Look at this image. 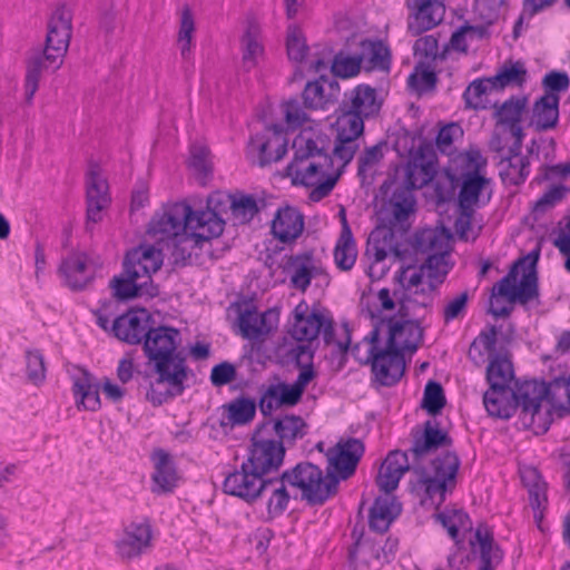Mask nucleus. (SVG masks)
Here are the masks:
<instances>
[{"mask_svg": "<svg viewBox=\"0 0 570 570\" xmlns=\"http://www.w3.org/2000/svg\"><path fill=\"white\" fill-rule=\"evenodd\" d=\"M492 189L490 179L480 175L478 171L466 173L462 176V184L459 193V208L470 210L478 207L481 203H488L491 198Z\"/></svg>", "mask_w": 570, "mask_h": 570, "instance_id": "obj_28", "label": "nucleus"}, {"mask_svg": "<svg viewBox=\"0 0 570 570\" xmlns=\"http://www.w3.org/2000/svg\"><path fill=\"white\" fill-rule=\"evenodd\" d=\"M150 316L146 309L129 311L118 316L111 326L114 335L128 344L141 343L145 333L148 332L150 325Z\"/></svg>", "mask_w": 570, "mask_h": 570, "instance_id": "obj_24", "label": "nucleus"}, {"mask_svg": "<svg viewBox=\"0 0 570 570\" xmlns=\"http://www.w3.org/2000/svg\"><path fill=\"white\" fill-rule=\"evenodd\" d=\"M299 308L301 305L295 308V321L291 330L292 337L295 341L303 343L298 346H309L312 348V343L322 334L325 344L337 345L342 353H346L348 351L351 338L347 327H345L346 341H336L334 336L333 320L330 316L318 309H313L308 314H303L299 312Z\"/></svg>", "mask_w": 570, "mask_h": 570, "instance_id": "obj_8", "label": "nucleus"}, {"mask_svg": "<svg viewBox=\"0 0 570 570\" xmlns=\"http://www.w3.org/2000/svg\"><path fill=\"white\" fill-rule=\"evenodd\" d=\"M261 426H268L267 433L272 436L275 433L278 436L277 442L285 444H293L297 439H302L306 434L307 424L303 417L298 415H282L271 417Z\"/></svg>", "mask_w": 570, "mask_h": 570, "instance_id": "obj_34", "label": "nucleus"}, {"mask_svg": "<svg viewBox=\"0 0 570 570\" xmlns=\"http://www.w3.org/2000/svg\"><path fill=\"white\" fill-rule=\"evenodd\" d=\"M304 229V217L294 207L279 208L272 220V235L282 243L297 239Z\"/></svg>", "mask_w": 570, "mask_h": 570, "instance_id": "obj_30", "label": "nucleus"}, {"mask_svg": "<svg viewBox=\"0 0 570 570\" xmlns=\"http://www.w3.org/2000/svg\"><path fill=\"white\" fill-rule=\"evenodd\" d=\"M49 55L51 53L46 49L42 51L35 50L27 59L24 89L26 100L28 102L32 100L36 91L38 90L42 73L49 68H52L53 70L59 69L63 62V59L48 60Z\"/></svg>", "mask_w": 570, "mask_h": 570, "instance_id": "obj_33", "label": "nucleus"}, {"mask_svg": "<svg viewBox=\"0 0 570 570\" xmlns=\"http://www.w3.org/2000/svg\"><path fill=\"white\" fill-rule=\"evenodd\" d=\"M381 102L377 99L375 89L370 86H357L351 95V105L340 116L354 115L360 120L374 116L379 112Z\"/></svg>", "mask_w": 570, "mask_h": 570, "instance_id": "obj_38", "label": "nucleus"}, {"mask_svg": "<svg viewBox=\"0 0 570 570\" xmlns=\"http://www.w3.org/2000/svg\"><path fill=\"white\" fill-rule=\"evenodd\" d=\"M276 481L283 484L284 491L289 492L287 487L301 491L302 500L309 504H323L337 490L338 479L331 472L326 474L311 462H301L294 468L284 471Z\"/></svg>", "mask_w": 570, "mask_h": 570, "instance_id": "obj_6", "label": "nucleus"}, {"mask_svg": "<svg viewBox=\"0 0 570 570\" xmlns=\"http://www.w3.org/2000/svg\"><path fill=\"white\" fill-rule=\"evenodd\" d=\"M513 377V365L507 355L494 354L489 357L487 381L491 389L505 391Z\"/></svg>", "mask_w": 570, "mask_h": 570, "instance_id": "obj_44", "label": "nucleus"}, {"mask_svg": "<svg viewBox=\"0 0 570 570\" xmlns=\"http://www.w3.org/2000/svg\"><path fill=\"white\" fill-rule=\"evenodd\" d=\"M528 99L525 96L511 97L504 101L495 111L498 125L509 128L513 137V149L518 150L522 147L523 129L520 125L522 115L525 111Z\"/></svg>", "mask_w": 570, "mask_h": 570, "instance_id": "obj_26", "label": "nucleus"}, {"mask_svg": "<svg viewBox=\"0 0 570 570\" xmlns=\"http://www.w3.org/2000/svg\"><path fill=\"white\" fill-rule=\"evenodd\" d=\"M400 512L401 504L394 497L385 494L376 498L370 510V528L379 533L386 532Z\"/></svg>", "mask_w": 570, "mask_h": 570, "instance_id": "obj_37", "label": "nucleus"}, {"mask_svg": "<svg viewBox=\"0 0 570 570\" xmlns=\"http://www.w3.org/2000/svg\"><path fill=\"white\" fill-rule=\"evenodd\" d=\"M286 48L288 58L296 62H302L306 57L308 47L306 39L299 28L289 26L287 30Z\"/></svg>", "mask_w": 570, "mask_h": 570, "instance_id": "obj_63", "label": "nucleus"}, {"mask_svg": "<svg viewBox=\"0 0 570 570\" xmlns=\"http://www.w3.org/2000/svg\"><path fill=\"white\" fill-rule=\"evenodd\" d=\"M224 227L225 220L214 210L193 212L186 203H176L165 207L163 213L151 219L148 234L163 240L185 233L187 240L194 242L195 246H202L219 237Z\"/></svg>", "mask_w": 570, "mask_h": 570, "instance_id": "obj_3", "label": "nucleus"}, {"mask_svg": "<svg viewBox=\"0 0 570 570\" xmlns=\"http://www.w3.org/2000/svg\"><path fill=\"white\" fill-rule=\"evenodd\" d=\"M475 540L480 548L481 567L493 570L503 559V551L485 525H479Z\"/></svg>", "mask_w": 570, "mask_h": 570, "instance_id": "obj_45", "label": "nucleus"}, {"mask_svg": "<svg viewBox=\"0 0 570 570\" xmlns=\"http://www.w3.org/2000/svg\"><path fill=\"white\" fill-rule=\"evenodd\" d=\"M273 130L274 136L267 140L258 136L250 138V146L258 149L259 166L262 167L281 160L287 151V144L285 138L281 135L279 126H273Z\"/></svg>", "mask_w": 570, "mask_h": 570, "instance_id": "obj_41", "label": "nucleus"}, {"mask_svg": "<svg viewBox=\"0 0 570 570\" xmlns=\"http://www.w3.org/2000/svg\"><path fill=\"white\" fill-rule=\"evenodd\" d=\"M277 324V315L272 309L258 313L255 308H245L239 313L238 327L240 335L249 341L267 336Z\"/></svg>", "mask_w": 570, "mask_h": 570, "instance_id": "obj_25", "label": "nucleus"}, {"mask_svg": "<svg viewBox=\"0 0 570 570\" xmlns=\"http://www.w3.org/2000/svg\"><path fill=\"white\" fill-rule=\"evenodd\" d=\"M406 4L413 11L409 21V31L413 36L434 28L444 18L443 0H406Z\"/></svg>", "mask_w": 570, "mask_h": 570, "instance_id": "obj_20", "label": "nucleus"}, {"mask_svg": "<svg viewBox=\"0 0 570 570\" xmlns=\"http://www.w3.org/2000/svg\"><path fill=\"white\" fill-rule=\"evenodd\" d=\"M154 473L151 475V491L156 494L171 492L178 483V474L173 458L164 450L158 449L151 455Z\"/></svg>", "mask_w": 570, "mask_h": 570, "instance_id": "obj_31", "label": "nucleus"}, {"mask_svg": "<svg viewBox=\"0 0 570 570\" xmlns=\"http://www.w3.org/2000/svg\"><path fill=\"white\" fill-rule=\"evenodd\" d=\"M399 282L405 291V297L401 302V311L409 315L415 313V307L426 309L432 306L433 294L426 291V276L421 266L403 267L399 274Z\"/></svg>", "mask_w": 570, "mask_h": 570, "instance_id": "obj_11", "label": "nucleus"}, {"mask_svg": "<svg viewBox=\"0 0 570 570\" xmlns=\"http://www.w3.org/2000/svg\"><path fill=\"white\" fill-rule=\"evenodd\" d=\"M498 330L494 325L481 331L478 337L471 343L468 356L476 365L482 366L487 361L485 353L494 355Z\"/></svg>", "mask_w": 570, "mask_h": 570, "instance_id": "obj_49", "label": "nucleus"}, {"mask_svg": "<svg viewBox=\"0 0 570 570\" xmlns=\"http://www.w3.org/2000/svg\"><path fill=\"white\" fill-rule=\"evenodd\" d=\"M340 94L336 80L321 76L305 85L302 92L303 105L307 110H327L337 102Z\"/></svg>", "mask_w": 570, "mask_h": 570, "instance_id": "obj_21", "label": "nucleus"}, {"mask_svg": "<svg viewBox=\"0 0 570 570\" xmlns=\"http://www.w3.org/2000/svg\"><path fill=\"white\" fill-rule=\"evenodd\" d=\"M227 419L232 425L249 423L256 414V404L247 397H237L225 405Z\"/></svg>", "mask_w": 570, "mask_h": 570, "instance_id": "obj_56", "label": "nucleus"}, {"mask_svg": "<svg viewBox=\"0 0 570 570\" xmlns=\"http://www.w3.org/2000/svg\"><path fill=\"white\" fill-rule=\"evenodd\" d=\"M497 89H503L509 86L521 87L527 80V69L520 61L505 62L500 71L491 78Z\"/></svg>", "mask_w": 570, "mask_h": 570, "instance_id": "obj_53", "label": "nucleus"}, {"mask_svg": "<svg viewBox=\"0 0 570 570\" xmlns=\"http://www.w3.org/2000/svg\"><path fill=\"white\" fill-rule=\"evenodd\" d=\"M414 197L411 190L396 188L389 200V208L395 222H404L414 209Z\"/></svg>", "mask_w": 570, "mask_h": 570, "instance_id": "obj_58", "label": "nucleus"}, {"mask_svg": "<svg viewBox=\"0 0 570 570\" xmlns=\"http://www.w3.org/2000/svg\"><path fill=\"white\" fill-rule=\"evenodd\" d=\"M485 33V29L483 27H474L464 24L461 26L453 35L448 45L444 47V51L449 48L465 52L466 51V39L482 38Z\"/></svg>", "mask_w": 570, "mask_h": 570, "instance_id": "obj_64", "label": "nucleus"}, {"mask_svg": "<svg viewBox=\"0 0 570 570\" xmlns=\"http://www.w3.org/2000/svg\"><path fill=\"white\" fill-rule=\"evenodd\" d=\"M67 286L73 291L85 288L95 277V267L86 253L77 252L68 255L59 266Z\"/></svg>", "mask_w": 570, "mask_h": 570, "instance_id": "obj_23", "label": "nucleus"}, {"mask_svg": "<svg viewBox=\"0 0 570 570\" xmlns=\"http://www.w3.org/2000/svg\"><path fill=\"white\" fill-rule=\"evenodd\" d=\"M495 89L491 78L472 81L463 94L466 106L473 109L487 108L488 95Z\"/></svg>", "mask_w": 570, "mask_h": 570, "instance_id": "obj_57", "label": "nucleus"}, {"mask_svg": "<svg viewBox=\"0 0 570 570\" xmlns=\"http://www.w3.org/2000/svg\"><path fill=\"white\" fill-rule=\"evenodd\" d=\"M142 342L145 355L158 374L157 382L168 384L180 394L187 379L186 357L178 350L180 332L170 326H150Z\"/></svg>", "mask_w": 570, "mask_h": 570, "instance_id": "obj_4", "label": "nucleus"}, {"mask_svg": "<svg viewBox=\"0 0 570 570\" xmlns=\"http://www.w3.org/2000/svg\"><path fill=\"white\" fill-rule=\"evenodd\" d=\"M108 183L97 164H90L87 173V222L98 223L101 212L109 205Z\"/></svg>", "mask_w": 570, "mask_h": 570, "instance_id": "obj_19", "label": "nucleus"}, {"mask_svg": "<svg viewBox=\"0 0 570 570\" xmlns=\"http://www.w3.org/2000/svg\"><path fill=\"white\" fill-rule=\"evenodd\" d=\"M294 158L287 166L293 184L312 187L309 199L320 202L335 187L341 169L326 151L324 139L299 134L293 141Z\"/></svg>", "mask_w": 570, "mask_h": 570, "instance_id": "obj_2", "label": "nucleus"}, {"mask_svg": "<svg viewBox=\"0 0 570 570\" xmlns=\"http://www.w3.org/2000/svg\"><path fill=\"white\" fill-rule=\"evenodd\" d=\"M539 254L531 253L519 258L509 273L493 287V294L505 297L510 303L525 305L538 297L535 265Z\"/></svg>", "mask_w": 570, "mask_h": 570, "instance_id": "obj_7", "label": "nucleus"}, {"mask_svg": "<svg viewBox=\"0 0 570 570\" xmlns=\"http://www.w3.org/2000/svg\"><path fill=\"white\" fill-rule=\"evenodd\" d=\"M387 325L386 345L400 351L414 352L423 337L420 324L412 320L390 318Z\"/></svg>", "mask_w": 570, "mask_h": 570, "instance_id": "obj_22", "label": "nucleus"}, {"mask_svg": "<svg viewBox=\"0 0 570 570\" xmlns=\"http://www.w3.org/2000/svg\"><path fill=\"white\" fill-rule=\"evenodd\" d=\"M243 65L247 70L255 68L264 56V47L261 41V29L255 21H248L246 30L240 39Z\"/></svg>", "mask_w": 570, "mask_h": 570, "instance_id": "obj_42", "label": "nucleus"}, {"mask_svg": "<svg viewBox=\"0 0 570 570\" xmlns=\"http://www.w3.org/2000/svg\"><path fill=\"white\" fill-rule=\"evenodd\" d=\"M71 20V12L65 6H59L51 14L43 48L52 53L48 60L65 58L72 33Z\"/></svg>", "mask_w": 570, "mask_h": 570, "instance_id": "obj_15", "label": "nucleus"}, {"mask_svg": "<svg viewBox=\"0 0 570 570\" xmlns=\"http://www.w3.org/2000/svg\"><path fill=\"white\" fill-rule=\"evenodd\" d=\"M283 273L288 277L292 288L305 293L312 281L324 274V269L314 250H304L284 257Z\"/></svg>", "mask_w": 570, "mask_h": 570, "instance_id": "obj_12", "label": "nucleus"}, {"mask_svg": "<svg viewBox=\"0 0 570 570\" xmlns=\"http://www.w3.org/2000/svg\"><path fill=\"white\" fill-rule=\"evenodd\" d=\"M449 240L450 236L443 230L432 228L423 229L415 236L417 249L429 254L444 253V255H449Z\"/></svg>", "mask_w": 570, "mask_h": 570, "instance_id": "obj_50", "label": "nucleus"}, {"mask_svg": "<svg viewBox=\"0 0 570 570\" xmlns=\"http://www.w3.org/2000/svg\"><path fill=\"white\" fill-rule=\"evenodd\" d=\"M410 455L414 459L413 472L417 485L425 495L440 505L456 484L461 461L455 451L450 450L452 439L436 421H426L422 430L412 431Z\"/></svg>", "mask_w": 570, "mask_h": 570, "instance_id": "obj_1", "label": "nucleus"}, {"mask_svg": "<svg viewBox=\"0 0 570 570\" xmlns=\"http://www.w3.org/2000/svg\"><path fill=\"white\" fill-rule=\"evenodd\" d=\"M341 216L342 230L334 248V262L338 269L346 272L355 265L357 249L344 209L341 210Z\"/></svg>", "mask_w": 570, "mask_h": 570, "instance_id": "obj_39", "label": "nucleus"}, {"mask_svg": "<svg viewBox=\"0 0 570 570\" xmlns=\"http://www.w3.org/2000/svg\"><path fill=\"white\" fill-rule=\"evenodd\" d=\"M404 171L403 188L412 191L413 189H421L426 186L436 173L433 146L429 142H423L414 151H411Z\"/></svg>", "mask_w": 570, "mask_h": 570, "instance_id": "obj_14", "label": "nucleus"}, {"mask_svg": "<svg viewBox=\"0 0 570 570\" xmlns=\"http://www.w3.org/2000/svg\"><path fill=\"white\" fill-rule=\"evenodd\" d=\"M229 204L232 215L237 224H247L258 213V206L255 198L250 195H242L239 197L224 195L220 193L213 194L207 199V208L216 214L220 210V206ZM219 217V215H217Z\"/></svg>", "mask_w": 570, "mask_h": 570, "instance_id": "obj_27", "label": "nucleus"}, {"mask_svg": "<svg viewBox=\"0 0 570 570\" xmlns=\"http://www.w3.org/2000/svg\"><path fill=\"white\" fill-rule=\"evenodd\" d=\"M559 95L544 92V95L539 98L532 107L530 125L538 131H546L554 128L559 120Z\"/></svg>", "mask_w": 570, "mask_h": 570, "instance_id": "obj_35", "label": "nucleus"}, {"mask_svg": "<svg viewBox=\"0 0 570 570\" xmlns=\"http://www.w3.org/2000/svg\"><path fill=\"white\" fill-rule=\"evenodd\" d=\"M521 480L528 488L530 505L534 511H540L547 502V484L539 471L533 466H525L520 471Z\"/></svg>", "mask_w": 570, "mask_h": 570, "instance_id": "obj_48", "label": "nucleus"}, {"mask_svg": "<svg viewBox=\"0 0 570 570\" xmlns=\"http://www.w3.org/2000/svg\"><path fill=\"white\" fill-rule=\"evenodd\" d=\"M268 426H258L254 432L245 461L262 473L267 474L277 471L283 464L285 446L282 442L272 439L267 433Z\"/></svg>", "mask_w": 570, "mask_h": 570, "instance_id": "obj_9", "label": "nucleus"}, {"mask_svg": "<svg viewBox=\"0 0 570 570\" xmlns=\"http://www.w3.org/2000/svg\"><path fill=\"white\" fill-rule=\"evenodd\" d=\"M413 466L414 459L410 455L409 450L405 452L400 450L391 451L383 461L376 476L379 489L386 495H391L397 488L404 473L413 471Z\"/></svg>", "mask_w": 570, "mask_h": 570, "instance_id": "obj_18", "label": "nucleus"}, {"mask_svg": "<svg viewBox=\"0 0 570 570\" xmlns=\"http://www.w3.org/2000/svg\"><path fill=\"white\" fill-rule=\"evenodd\" d=\"M426 276V291L436 292L450 272L449 255L444 253L429 254L420 265Z\"/></svg>", "mask_w": 570, "mask_h": 570, "instance_id": "obj_46", "label": "nucleus"}, {"mask_svg": "<svg viewBox=\"0 0 570 570\" xmlns=\"http://www.w3.org/2000/svg\"><path fill=\"white\" fill-rule=\"evenodd\" d=\"M508 391L489 389L483 395V404L489 415L499 419L512 416L515 406L508 400Z\"/></svg>", "mask_w": 570, "mask_h": 570, "instance_id": "obj_52", "label": "nucleus"}, {"mask_svg": "<svg viewBox=\"0 0 570 570\" xmlns=\"http://www.w3.org/2000/svg\"><path fill=\"white\" fill-rule=\"evenodd\" d=\"M360 55L365 69L390 70V50L381 41L363 40Z\"/></svg>", "mask_w": 570, "mask_h": 570, "instance_id": "obj_47", "label": "nucleus"}, {"mask_svg": "<svg viewBox=\"0 0 570 570\" xmlns=\"http://www.w3.org/2000/svg\"><path fill=\"white\" fill-rule=\"evenodd\" d=\"M163 265L160 249L153 245H140L126 254L124 259L125 275L136 277L138 281H151V274L156 273Z\"/></svg>", "mask_w": 570, "mask_h": 570, "instance_id": "obj_17", "label": "nucleus"}, {"mask_svg": "<svg viewBox=\"0 0 570 570\" xmlns=\"http://www.w3.org/2000/svg\"><path fill=\"white\" fill-rule=\"evenodd\" d=\"M303 394L295 383H279L268 387V395L275 397L279 405L294 406L302 400Z\"/></svg>", "mask_w": 570, "mask_h": 570, "instance_id": "obj_61", "label": "nucleus"}, {"mask_svg": "<svg viewBox=\"0 0 570 570\" xmlns=\"http://www.w3.org/2000/svg\"><path fill=\"white\" fill-rule=\"evenodd\" d=\"M362 62L361 55L346 56L343 52L335 55L331 62V69L335 76L350 78L360 72Z\"/></svg>", "mask_w": 570, "mask_h": 570, "instance_id": "obj_60", "label": "nucleus"}, {"mask_svg": "<svg viewBox=\"0 0 570 570\" xmlns=\"http://www.w3.org/2000/svg\"><path fill=\"white\" fill-rule=\"evenodd\" d=\"M110 287L114 296L119 299H130L135 297H155L158 295V287L153 282L138 281L136 277L125 275V269L118 276L110 281Z\"/></svg>", "mask_w": 570, "mask_h": 570, "instance_id": "obj_36", "label": "nucleus"}, {"mask_svg": "<svg viewBox=\"0 0 570 570\" xmlns=\"http://www.w3.org/2000/svg\"><path fill=\"white\" fill-rule=\"evenodd\" d=\"M383 323L374 326V328L360 343L351 348L352 355L358 363L367 365L372 362V356L376 354L381 347L380 334Z\"/></svg>", "mask_w": 570, "mask_h": 570, "instance_id": "obj_54", "label": "nucleus"}, {"mask_svg": "<svg viewBox=\"0 0 570 570\" xmlns=\"http://www.w3.org/2000/svg\"><path fill=\"white\" fill-rule=\"evenodd\" d=\"M225 493L252 503L263 494H268L267 513L274 518L281 515L288 507L291 492H285L283 484L276 478H265L245 460L239 469L226 475L223 482Z\"/></svg>", "mask_w": 570, "mask_h": 570, "instance_id": "obj_5", "label": "nucleus"}, {"mask_svg": "<svg viewBox=\"0 0 570 570\" xmlns=\"http://www.w3.org/2000/svg\"><path fill=\"white\" fill-rule=\"evenodd\" d=\"M150 541L151 529L148 523H131L117 542V550L122 559L131 560L139 557L150 546Z\"/></svg>", "mask_w": 570, "mask_h": 570, "instance_id": "obj_32", "label": "nucleus"}, {"mask_svg": "<svg viewBox=\"0 0 570 570\" xmlns=\"http://www.w3.org/2000/svg\"><path fill=\"white\" fill-rule=\"evenodd\" d=\"M334 129L335 140L332 158L342 174L360 148L358 138L364 131V124L354 115L338 116Z\"/></svg>", "mask_w": 570, "mask_h": 570, "instance_id": "obj_10", "label": "nucleus"}, {"mask_svg": "<svg viewBox=\"0 0 570 570\" xmlns=\"http://www.w3.org/2000/svg\"><path fill=\"white\" fill-rule=\"evenodd\" d=\"M546 400L551 407L568 410L570 407V376L557 377L549 384H546Z\"/></svg>", "mask_w": 570, "mask_h": 570, "instance_id": "obj_55", "label": "nucleus"}, {"mask_svg": "<svg viewBox=\"0 0 570 570\" xmlns=\"http://www.w3.org/2000/svg\"><path fill=\"white\" fill-rule=\"evenodd\" d=\"M546 384L535 380L523 382L512 392L514 406L521 407L523 420L529 417L530 424H533L535 417L540 416L541 402L546 400Z\"/></svg>", "mask_w": 570, "mask_h": 570, "instance_id": "obj_29", "label": "nucleus"}, {"mask_svg": "<svg viewBox=\"0 0 570 570\" xmlns=\"http://www.w3.org/2000/svg\"><path fill=\"white\" fill-rule=\"evenodd\" d=\"M463 139V129L456 122H450L440 128L435 146L444 155H453L456 151V142Z\"/></svg>", "mask_w": 570, "mask_h": 570, "instance_id": "obj_59", "label": "nucleus"}, {"mask_svg": "<svg viewBox=\"0 0 570 570\" xmlns=\"http://www.w3.org/2000/svg\"><path fill=\"white\" fill-rule=\"evenodd\" d=\"M72 391L78 409L96 411L100 407L99 385L94 383V377L86 370H80L79 375L73 376Z\"/></svg>", "mask_w": 570, "mask_h": 570, "instance_id": "obj_40", "label": "nucleus"}, {"mask_svg": "<svg viewBox=\"0 0 570 570\" xmlns=\"http://www.w3.org/2000/svg\"><path fill=\"white\" fill-rule=\"evenodd\" d=\"M299 373L294 383L304 392L307 385L316 377L313 366L314 350L309 346H297L293 350Z\"/></svg>", "mask_w": 570, "mask_h": 570, "instance_id": "obj_51", "label": "nucleus"}, {"mask_svg": "<svg viewBox=\"0 0 570 570\" xmlns=\"http://www.w3.org/2000/svg\"><path fill=\"white\" fill-rule=\"evenodd\" d=\"M520 151L521 149L514 150L512 145L509 148V155L501 159V165L504 167L501 169L500 176L510 185L523 183L530 173V161L528 157L521 156Z\"/></svg>", "mask_w": 570, "mask_h": 570, "instance_id": "obj_43", "label": "nucleus"}, {"mask_svg": "<svg viewBox=\"0 0 570 570\" xmlns=\"http://www.w3.org/2000/svg\"><path fill=\"white\" fill-rule=\"evenodd\" d=\"M364 450L365 448L361 440L342 438L326 452L327 471L333 473L338 481L348 479L354 474Z\"/></svg>", "mask_w": 570, "mask_h": 570, "instance_id": "obj_13", "label": "nucleus"}, {"mask_svg": "<svg viewBox=\"0 0 570 570\" xmlns=\"http://www.w3.org/2000/svg\"><path fill=\"white\" fill-rule=\"evenodd\" d=\"M371 371L375 382L382 386L396 384L405 372L404 354L384 344L372 357Z\"/></svg>", "mask_w": 570, "mask_h": 570, "instance_id": "obj_16", "label": "nucleus"}, {"mask_svg": "<svg viewBox=\"0 0 570 570\" xmlns=\"http://www.w3.org/2000/svg\"><path fill=\"white\" fill-rule=\"evenodd\" d=\"M387 148L386 141H379L372 147L365 148L357 158L358 176L366 177L368 170L373 169L384 157V150Z\"/></svg>", "mask_w": 570, "mask_h": 570, "instance_id": "obj_62", "label": "nucleus"}]
</instances>
